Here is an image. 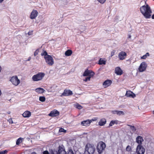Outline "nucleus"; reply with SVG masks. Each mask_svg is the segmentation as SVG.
<instances>
[{
  "instance_id": "35",
  "label": "nucleus",
  "mask_w": 154,
  "mask_h": 154,
  "mask_svg": "<svg viewBox=\"0 0 154 154\" xmlns=\"http://www.w3.org/2000/svg\"><path fill=\"white\" fill-rule=\"evenodd\" d=\"M98 119V118L97 117H94L93 118H92L91 120H89L91 122V123L92 122V121H95L97 120Z\"/></svg>"
},
{
  "instance_id": "31",
  "label": "nucleus",
  "mask_w": 154,
  "mask_h": 154,
  "mask_svg": "<svg viewBox=\"0 0 154 154\" xmlns=\"http://www.w3.org/2000/svg\"><path fill=\"white\" fill-rule=\"evenodd\" d=\"M126 151L129 152L131 150V147L129 146H128L126 148Z\"/></svg>"
},
{
  "instance_id": "25",
  "label": "nucleus",
  "mask_w": 154,
  "mask_h": 154,
  "mask_svg": "<svg viewBox=\"0 0 154 154\" xmlns=\"http://www.w3.org/2000/svg\"><path fill=\"white\" fill-rule=\"evenodd\" d=\"M106 61L103 60L102 58H100L98 64L99 65L105 64Z\"/></svg>"
},
{
  "instance_id": "28",
  "label": "nucleus",
  "mask_w": 154,
  "mask_h": 154,
  "mask_svg": "<svg viewBox=\"0 0 154 154\" xmlns=\"http://www.w3.org/2000/svg\"><path fill=\"white\" fill-rule=\"evenodd\" d=\"M46 98L44 96H40L39 97V100L40 101L43 102L45 101Z\"/></svg>"
},
{
  "instance_id": "36",
  "label": "nucleus",
  "mask_w": 154,
  "mask_h": 154,
  "mask_svg": "<svg viewBox=\"0 0 154 154\" xmlns=\"http://www.w3.org/2000/svg\"><path fill=\"white\" fill-rule=\"evenodd\" d=\"M97 0L100 4H103L106 2V0Z\"/></svg>"
},
{
  "instance_id": "43",
  "label": "nucleus",
  "mask_w": 154,
  "mask_h": 154,
  "mask_svg": "<svg viewBox=\"0 0 154 154\" xmlns=\"http://www.w3.org/2000/svg\"><path fill=\"white\" fill-rule=\"evenodd\" d=\"M146 55H144L141 57V58L143 59H145L146 58Z\"/></svg>"
},
{
  "instance_id": "27",
  "label": "nucleus",
  "mask_w": 154,
  "mask_h": 154,
  "mask_svg": "<svg viewBox=\"0 0 154 154\" xmlns=\"http://www.w3.org/2000/svg\"><path fill=\"white\" fill-rule=\"evenodd\" d=\"M23 138L21 137L19 138L17 140L16 144L17 145H19L22 142Z\"/></svg>"
},
{
  "instance_id": "26",
  "label": "nucleus",
  "mask_w": 154,
  "mask_h": 154,
  "mask_svg": "<svg viewBox=\"0 0 154 154\" xmlns=\"http://www.w3.org/2000/svg\"><path fill=\"white\" fill-rule=\"evenodd\" d=\"M114 114H116L118 115H121L122 114L124 115V112L122 111H115L113 112Z\"/></svg>"
},
{
  "instance_id": "18",
  "label": "nucleus",
  "mask_w": 154,
  "mask_h": 154,
  "mask_svg": "<svg viewBox=\"0 0 154 154\" xmlns=\"http://www.w3.org/2000/svg\"><path fill=\"white\" fill-rule=\"evenodd\" d=\"M112 83L111 80L107 79L103 83V85L104 88H107L110 86Z\"/></svg>"
},
{
  "instance_id": "47",
  "label": "nucleus",
  "mask_w": 154,
  "mask_h": 154,
  "mask_svg": "<svg viewBox=\"0 0 154 154\" xmlns=\"http://www.w3.org/2000/svg\"><path fill=\"white\" fill-rule=\"evenodd\" d=\"M31 59V57H29V59H28V60H30Z\"/></svg>"
},
{
  "instance_id": "49",
  "label": "nucleus",
  "mask_w": 154,
  "mask_h": 154,
  "mask_svg": "<svg viewBox=\"0 0 154 154\" xmlns=\"http://www.w3.org/2000/svg\"><path fill=\"white\" fill-rule=\"evenodd\" d=\"M32 154H37L35 152H32Z\"/></svg>"
},
{
  "instance_id": "24",
  "label": "nucleus",
  "mask_w": 154,
  "mask_h": 154,
  "mask_svg": "<svg viewBox=\"0 0 154 154\" xmlns=\"http://www.w3.org/2000/svg\"><path fill=\"white\" fill-rule=\"evenodd\" d=\"M72 53V51L71 50H68L66 51L65 53V55L67 56H70Z\"/></svg>"
},
{
  "instance_id": "8",
  "label": "nucleus",
  "mask_w": 154,
  "mask_h": 154,
  "mask_svg": "<svg viewBox=\"0 0 154 154\" xmlns=\"http://www.w3.org/2000/svg\"><path fill=\"white\" fill-rule=\"evenodd\" d=\"M145 152V149L142 147L140 145H138L136 148V152L134 154H144Z\"/></svg>"
},
{
  "instance_id": "32",
  "label": "nucleus",
  "mask_w": 154,
  "mask_h": 154,
  "mask_svg": "<svg viewBox=\"0 0 154 154\" xmlns=\"http://www.w3.org/2000/svg\"><path fill=\"white\" fill-rule=\"evenodd\" d=\"M66 154H74L72 150L71 149H69L67 152V153H66Z\"/></svg>"
},
{
  "instance_id": "6",
  "label": "nucleus",
  "mask_w": 154,
  "mask_h": 154,
  "mask_svg": "<svg viewBox=\"0 0 154 154\" xmlns=\"http://www.w3.org/2000/svg\"><path fill=\"white\" fill-rule=\"evenodd\" d=\"M44 58L46 63L50 66H52L54 63V60L52 57L50 55L45 56Z\"/></svg>"
},
{
  "instance_id": "53",
  "label": "nucleus",
  "mask_w": 154,
  "mask_h": 154,
  "mask_svg": "<svg viewBox=\"0 0 154 154\" xmlns=\"http://www.w3.org/2000/svg\"><path fill=\"white\" fill-rule=\"evenodd\" d=\"M153 113L154 114V111H153Z\"/></svg>"
},
{
  "instance_id": "2",
  "label": "nucleus",
  "mask_w": 154,
  "mask_h": 154,
  "mask_svg": "<svg viewBox=\"0 0 154 154\" xmlns=\"http://www.w3.org/2000/svg\"><path fill=\"white\" fill-rule=\"evenodd\" d=\"M95 150L94 144L88 143L85 146L84 154H93Z\"/></svg>"
},
{
  "instance_id": "9",
  "label": "nucleus",
  "mask_w": 154,
  "mask_h": 154,
  "mask_svg": "<svg viewBox=\"0 0 154 154\" xmlns=\"http://www.w3.org/2000/svg\"><path fill=\"white\" fill-rule=\"evenodd\" d=\"M94 72L92 70L87 69L84 72L83 76H89L93 77L94 76Z\"/></svg>"
},
{
  "instance_id": "34",
  "label": "nucleus",
  "mask_w": 154,
  "mask_h": 154,
  "mask_svg": "<svg viewBox=\"0 0 154 154\" xmlns=\"http://www.w3.org/2000/svg\"><path fill=\"white\" fill-rule=\"evenodd\" d=\"M91 76H88V77H87L85 78V79H84V81L87 82L88 81H90V79L91 77Z\"/></svg>"
},
{
  "instance_id": "30",
  "label": "nucleus",
  "mask_w": 154,
  "mask_h": 154,
  "mask_svg": "<svg viewBox=\"0 0 154 154\" xmlns=\"http://www.w3.org/2000/svg\"><path fill=\"white\" fill-rule=\"evenodd\" d=\"M41 55L42 56H47V55H48L47 54V52L45 51H43L41 53Z\"/></svg>"
},
{
  "instance_id": "22",
  "label": "nucleus",
  "mask_w": 154,
  "mask_h": 154,
  "mask_svg": "<svg viewBox=\"0 0 154 154\" xmlns=\"http://www.w3.org/2000/svg\"><path fill=\"white\" fill-rule=\"evenodd\" d=\"M35 91L37 93L40 94H42L45 91V90L43 88H37Z\"/></svg>"
},
{
  "instance_id": "14",
  "label": "nucleus",
  "mask_w": 154,
  "mask_h": 154,
  "mask_svg": "<svg viewBox=\"0 0 154 154\" xmlns=\"http://www.w3.org/2000/svg\"><path fill=\"white\" fill-rule=\"evenodd\" d=\"M59 114L60 113L56 109H54L51 111L48 115L51 117H56L58 116Z\"/></svg>"
},
{
  "instance_id": "52",
  "label": "nucleus",
  "mask_w": 154,
  "mask_h": 154,
  "mask_svg": "<svg viewBox=\"0 0 154 154\" xmlns=\"http://www.w3.org/2000/svg\"><path fill=\"white\" fill-rule=\"evenodd\" d=\"M131 37V35H129V38H130Z\"/></svg>"
},
{
  "instance_id": "39",
  "label": "nucleus",
  "mask_w": 154,
  "mask_h": 154,
  "mask_svg": "<svg viewBox=\"0 0 154 154\" xmlns=\"http://www.w3.org/2000/svg\"><path fill=\"white\" fill-rule=\"evenodd\" d=\"M11 120V122H10V123H11V124H16L17 122H13V120L14 121H15V119H13V120H12V119H10V120Z\"/></svg>"
},
{
  "instance_id": "21",
  "label": "nucleus",
  "mask_w": 154,
  "mask_h": 154,
  "mask_svg": "<svg viewBox=\"0 0 154 154\" xmlns=\"http://www.w3.org/2000/svg\"><path fill=\"white\" fill-rule=\"evenodd\" d=\"M22 115L24 118H28L31 116V113L29 111H26Z\"/></svg>"
},
{
  "instance_id": "46",
  "label": "nucleus",
  "mask_w": 154,
  "mask_h": 154,
  "mask_svg": "<svg viewBox=\"0 0 154 154\" xmlns=\"http://www.w3.org/2000/svg\"><path fill=\"white\" fill-rule=\"evenodd\" d=\"M152 19H154V14L152 15Z\"/></svg>"
},
{
  "instance_id": "44",
  "label": "nucleus",
  "mask_w": 154,
  "mask_h": 154,
  "mask_svg": "<svg viewBox=\"0 0 154 154\" xmlns=\"http://www.w3.org/2000/svg\"><path fill=\"white\" fill-rule=\"evenodd\" d=\"M28 34L29 35H31L32 34V32L29 31L28 33Z\"/></svg>"
},
{
  "instance_id": "1",
  "label": "nucleus",
  "mask_w": 154,
  "mask_h": 154,
  "mask_svg": "<svg viewBox=\"0 0 154 154\" xmlns=\"http://www.w3.org/2000/svg\"><path fill=\"white\" fill-rule=\"evenodd\" d=\"M140 10L141 13L144 17L148 19L151 17V14L152 13L150 7L147 4L146 5H143L140 8Z\"/></svg>"
},
{
  "instance_id": "17",
  "label": "nucleus",
  "mask_w": 154,
  "mask_h": 154,
  "mask_svg": "<svg viewBox=\"0 0 154 154\" xmlns=\"http://www.w3.org/2000/svg\"><path fill=\"white\" fill-rule=\"evenodd\" d=\"M115 71V73L118 75H121L123 73L122 70L119 67H117L116 68Z\"/></svg>"
},
{
  "instance_id": "37",
  "label": "nucleus",
  "mask_w": 154,
  "mask_h": 154,
  "mask_svg": "<svg viewBox=\"0 0 154 154\" xmlns=\"http://www.w3.org/2000/svg\"><path fill=\"white\" fill-rule=\"evenodd\" d=\"M39 49H37L34 52V55L35 56L37 55H38V53L39 52Z\"/></svg>"
},
{
  "instance_id": "38",
  "label": "nucleus",
  "mask_w": 154,
  "mask_h": 154,
  "mask_svg": "<svg viewBox=\"0 0 154 154\" xmlns=\"http://www.w3.org/2000/svg\"><path fill=\"white\" fill-rule=\"evenodd\" d=\"M7 152V151L6 150H3L0 152V154H5Z\"/></svg>"
},
{
  "instance_id": "23",
  "label": "nucleus",
  "mask_w": 154,
  "mask_h": 154,
  "mask_svg": "<svg viewBox=\"0 0 154 154\" xmlns=\"http://www.w3.org/2000/svg\"><path fill=\"white\" fill-rule=\"evenodd\" d=\"M118 124V121L117 120H112L110 122L109 126L108 127H109L111 126H112L114 124Z\"/></svg>"
},
{
  "instance_id": "16",
  "label": "nucleus",
  "mask_w": 154,
  "mask_h": 154,
  "mask_svg": "<svg viewBox=\"0 0 154 154\" xmlns=\"http://www.w3.org/2000/svg\"><path fill=\"white\" fill-rule=\"evenodd\" d=\"M81 123V125L82 126H88L90 125L91 124V122L90 121L89 119H88L86 120L82 121Z\"/></svg>"
},
{
  "instance_id": "29",
  "label": "nucleus",
  "mask_w": 154,
  "mask_h": 154,
  "mask_svg": "<svg viewBox=\"0 0 154 154\" xmlns=\"http://www.w3.org/2000/svg\"><path fill=\"white\" fill-rule=\"evenodd\" d=\"M128 126L130 127V129L131 130L133 131H135L136 130V129L134 126H132L130 125H127Z\"/></svg>"
},
{
  "instance_id": "13",
  "label": "nucleus",
  "mask_w": 154,
  "mask_h": 154,
  "mask_svg": "<svg viewBox=\"0 0 154 154\" xmlns=\"http://www.w3.org/2000/svg\"><path fill=\"white\" fill-rule=\"evenodd\" d=\"M127 56V54L125 52L122 51L120 52L118 54L119 59L120 60H124Z\"/></svg>"
},
{
  "instance_id": "4",
  "label": "nucleus",
  "mask_w": 154,
  "mask_h": 154,
  "mask_svg": "<svg viewBox=\"0 0 154 154\" xmlns=\"http://www.w3.org/2000/svg\"><path fill=\"white\" fill-rule=\"evenodd\" d=\"M106 146V144L104 143L101 141L98 143L97 146V150L99 154H101L104 150Z\"/></svg>"
},
{
  "instance_id": "48",
  "label": "nucleus",
  "mask_w": 154,
  "mask_h": 154,
  "mask_svg": "<svg viewBox=\"0 0 154 154\" xmlns=\"http://www.w3.org/2000/svg\"><path fill=\"white\" fill-rule=\"evenodd\" d=\"M4 1V0H0V3H2Z\"/></svg>"
},
{
  "instance_id": "15",
  "label": "nucleus",
  "mask_w": 154,
  "mask_h": 154,
  "mask_svg": "<svg viewBox=\"0 0 154 154\" xmlns=\"http://www.w3.org/2000/svg\"><path fill=\"white\" fill-rule=\"evenodd\" d=\"M143 141V137L140 136H138L136 138V142L140 145L142 147H143L141 145L142 142Z\"/></svg>"
},
{
  "instance_id": "33",
  "label": "nucleus",
  "mask_w": 154,
  "mask_h": 154,
  "mask_svg": "<svg viewBox=\"0 0 154 154\" xmlns=\"http://www.w3.org/2000/svg\"><path fill=\"white\" fill-rule=\"evenodd\" d=\"M76 108L79 109H81L82 108V107L81 105L78 104H77L76 105Z\"/></svg>"
},
{
  "instance_id": "12",
  "label": "nucleus",
  "mask_w": 154,
  "mask_h": 154,
  "mask_svg": "<svg viewBox=\"0 0 154 154\" xmlns=\"http://www.w3.org/2000/svg\"><path fill=\"white\" fill-rule=\"evenodd\" d=\"M73 94L72 91L70 90L65 89L64 90V92L61 95V97L62 96H69L72 95Z\"/></svg>"
},
{
  "instance_id": "11",
  "label": "nucleus",
  "mask_w": 154,
  "mask_h": 154,
  "mask_svg": "<svg viewBox=\"0 0 154 154\" xmlns=\"http://www.w3.org/2000/svg\"><path fill=\"white\" fill-rule=\"evenodd\" d=\"M38 14V13L36 10H33L30 15V18L31 19H35L37 16Z\"/></svg>"
},
{
  "instance_id": "41",
  "label": "nucleus",
  "mask_w": 154,
  "mask_h": 154,
  "mask_svg": "<svg viewBox=\"0 0 154 154\" xmlns=\"http://www.w3.org/2000/svg\"><path fill=\"white\" fill-rule=\"evenodd\" d=\"M43 154H49V152L47 150H45L43 152Z\"/></svg>"
},
{
  "instance_id": "50",
  "label": "nucleus",
  "mask_w": 154,
  "mask_h": 154,
  "mask_svg": "<svg viewBox=\"0 0 154 154\" xmlns=\"http://www.w3.org/2000/svg\"><path fill=\"white\" fill-rule=\"evenodd\" d=\"M127 61H131V60L130 59H128V60H127Z\"/></svg>"
},
{
  "instance_id": "20",
  "label": "nucleus",
  "mask_w": 154,
  "mask_h": 154,
  "mask_svg": "<svg viewBox=\"0 0 154 154\" xmlns=\"http://www.w3.org/2000/svg\"><path fill=\"white\" fill-rule=\"evenodd\" d=\"M106 120L105 118L101 119L98 122V125L100 126H103L106 124Z\"/></svg>"
},
{
  "instance_id": "45",
  "label": "nucleus",
  "mask_w": 154,
  "mask_h": 154,
  "mask_svg": "<svg viewBox=\"0 0 154 154\" xmlns=\"http://www.w3.org/2000/svg\"><path fill=\"white\" fill-rule=\"evenodd\" d=\"M145 55H146V57H147V56H149V53H147L146 54H145Z\"/></svg>"
},
{
  "instance_id": "7",
  "label": "nucleus",
  "mask_w": 154,
  "mask_h": 154,
  "mask_svg": "<svg viewBox=\"0 0 154 154\" xmlns=\"http://www.w3.org/2000/svg\"><path fill=\"white\" fill-rule=\"evenodd\" d=\"M10 81L12 84L15 86H17L20 83V80L18 78L17 76H14L10 79Z\"/></svg>"
},
{
  "instance_id": "40",
  "label": "nucleus",
  "mask_w": 154,
  "mask_h": 154,
  "mask_svg": "<svg viewBox=\"0 0 154 154\" xmlns=\"http://www.w3.org/2000/svg\"><path fill=\"white\" fill-rule=\"evenodd\" d=\"M59 131L60 132H66V130H64V129L61 128H60L59 130Z\"/></svg>"
},
{
  "instance_id": "51",
  "label": "nucleus",
  "mask_w": 154,
  "mask_h": 154,
  "mask_svg": "<svg viewBox=\"0 0 154 154\" xmlns=\"http://www.w3.org/2000/svg\"><path fill=\"white\" fill-rule=\"evenodd\" d=\"M1 66H0V72H1Z\"/></svg>"
},
{
  "instance_id": "42",
  "label": "nucleus",
  "mask_w": 154,
  "mask_h": 154,
  "mask_svg": "<svg viewBox=\"0 0 154 154\" xmlns=\"http://www.w3.org/2000/svg\"><path fill=\"white\" fill-rule=\"evenodd\" d=\"M115 52V51L114 50H113V51L111 52V57L113 56L114 55Z\"/></svg>"
},
{
  "instance_id": "10",
  "label": "nucleus",
  "mask_w": 154,
  "mask_h": 154,
  "mask_svg": "<svg viewBox=\"0 0 154 154\" xmlns=\"http://www.w3.org/2000/svg\"><path fill=\"white\" fill-rule=\"evenodd\" d=\"M147 66L146 63L145 62H142L140 64L139 70L140 72H143L145 70Z\"/></svg>"
},
{
  "instance_id": "5",
  "label": "nucleus",
  "mask_w": 154,
  "mask_h": 154,
  "mask_svg": "<svg viewBox=\"0 0 154 154\" xmlns=\"http://www.w3.org/2000/svg\"><path fill=\"white\" fill-rule=\"evenodd\" d=\"M45 74L43 72H38L32 77V79L34 81H38L41 80L44 77Z\"/></svg>"
},
{
  "instance_id": "3",
  "label": "nucleus",
  "mask_w": 154,
  "mask_h": 154,
  "mask_svg": "<svg viewBox=\"0 0 154 154\" xmlns=\"http://www.w3.org/2000/svg\"><path fill=\"white\" fill-rule=\"evenodd\" d=\"M50 154H66L64 146L63 145H60L58 147V151L52 149L49 150Z\"/></svg>"
},
{
  "instance_id": "19",
  "label": "nucleus",
  "mask_w": 154,
  "mask_h": 154,
  "mask_svg": "<svg viewBox=\"0 0 154 154\" xmlns=\"http://www.w3.org/2000/svg\"><path fill=\"white\" fill-rule=\"evenodd\" d=\"M125 96L127 97H134L135 96V94L132 91H127Z\"/></svg>"
}]
</instances>
